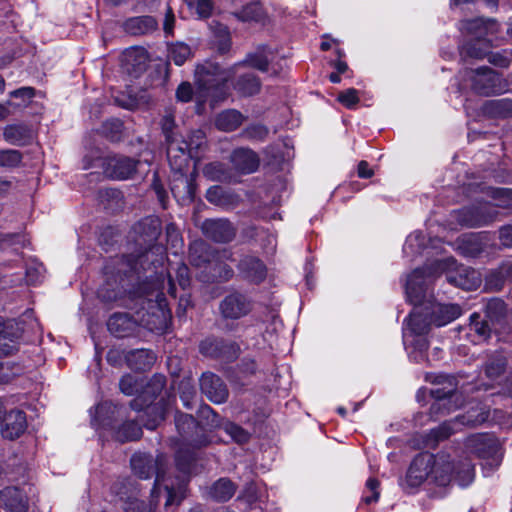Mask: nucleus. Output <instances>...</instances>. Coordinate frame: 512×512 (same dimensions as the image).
<instances>
[{
	"instance_id": "obj_1",
	"label": "nucleus",
	"mask_w": 512,
	"mask_h": 512,
	"mask_svg": "<svg viewBox=\"0 0 512 512\" xmlns=\"http://www.w3.org/2000/svg\"><path fill=\"white\" fill-rule=\"evenodd\" d=\"M274 60V54L267 46H259L254 52L248 53L246 58L229 68H223L213 61H205L196 67V83L203 98H211L218 102L225 98V85L236 74V68L248 65L261 72H268Z\"/></svg>"
},
{
	"instance_id": "obj_2",
	"label": "nucleus",
	"mask_w": 512,
	"mask_h": 512,
	"mask_svg": "<svg viewBox=\"0 0 512 512\" xmlns=\"http://www.w3.org/2000/svg\"><path fill=\"white\" fill-rule=\"evenodd\" d=\"M166 458L158 455L155 459L148 454L137 453L131 458V467L133 472L141 479H149L156 476L155 484L151 491V505L157 506L158 497L163 489L166 497L165 507L179 505L186 497V483L184 480H178L174 484L172 478H167L165 474Z\"/></svg>"
},
{
	"instance_id": "obj_3",
	"label": "nucleus",
	"mask_w": 512,
	"mask_h": 512,
	"mask_svg": "<svg viewBox=\"0 0 512 512\" xmlns=\"http://www.w3.org/2000/svg\"><path fill=\"white\" fill-rule=\"evenodd\" d=\"M431 470V482L439 486H446L453 480L460 486H467L474 479V465L468 458L456 460L445 453L434 456Z\"/></svg>"
},
{
	"instance_id": "obj_4",
	"label": "nucleus",
	"mask_w": 512,
	"mask_h": 512,
	"mask_svg": "<svg viewBox=\"0 0 512 512\" xmlns=\"http://www.w3.org/2000/svg\"><path fill=\"white\" fill-rule=\"evenodd\" d=\"M84 168L88 169L92 166H100L106 177L114 180H125L131 178L136 172L138 161L122 155L108 156L99 158L95 164L88 163L84 160Z\"/></svg>"
},
{
	"instance_id": "obj_5",
	"label": "nucleus",
	"mask_w": 512,
	"mask_h": 512,
	"mask_svg": "<svg viewBox=\"0 0 512 512\" xmlns=\"http://www.w3.org/2000/svg\"><path fill=\"white\" fill-rule=\"evenodd\" d=\"M143 251L136 255L127 256V264L130 271L140 273L151 268H158L164 264L166 259V249L161 244L145 245Z\"/></svg>"
},
{
	"instance_id": "obj_6",
	"label": "nucleus",
	"mask_w": 512,
	"mask_h": 512,
	"mask_svg": "<svg viewBox=\"0 0 512 512\" xmlns=\"http://www.w3.org/2000/svg\"><path fill=\"white\" fill-rule=\"evenodd\" d=\"M436 384H442L443 387H435L431 389V396L435 401L430 406V415L437 419L440 414H444L442 410L446 409L452 398L458 399L456 389L457 381L453 376L438 375L435 379Z\"/></svg>"
},
{
	"instance_id": "obj_7",
	"label": "nucleus",
	"mask_w": 512,
	"mask_h": 512,
	"mask_svg": "<svg viewBox=\"0 0 512 512\" xmlns=\"http://www.w3.org/2000/svg\"><path fill=\"white\" fill-rule=\"evenodd\" d=\"M497 215L495 206L484 204L464 207L456 212L455 218L460 225L475 228L488 225L497 218Z\"/></svg>"
},
{
	"instance_id": "obj_8",
	"label": "nucleus",
	"mask_w": 512,
	"mask_h": 512,
	"mask_svg": "<svg viewBox=\"0 0 512 512\" xmlns=\"http://www.w3.org/2000/svg\"><path fill=\"white\" fill-rule=\"evenodd\" d=\"M406 295L414 307L424 306L428 301H432L426 268H417L409 275L406 283Z\"/></svg>"
},
{
	"instance_id": "obj_9",
	"label": "nucleus",
	"mask_w": 512,
	"mask_h": 512,
	"mask_svg": "<svg viewBox=\"0 0 512 512\" xmlns=\"http://www.w3.org/2000/svg\"><path fill=\"white\" fill-rule=\"evenodd\" d=\"M199 351L206 357L228 363L237 359L240 348L233 341L209 337L201 341Z\"/></svg>"
},
{
	"instance_id": "obj_10",
	"label": "nucleus",
	"mask_w": 512,
	"mask_h": 512,
	"mask_svg": "<svg viewBox=\"0 0 512 512\" xmlns=\"http://www.w3.org/2000/svg\"><path fill=\"white\" fill-rule=\"evenodd\" d=\"M466 451L482 459L497 460L499 443L490 434H473L464 442Z\"/></svg>"
},
{
	"instance_id": "obj_11",
	"label": "nucleus",
	"mask_w": 512,
	"mask_h": 512,
	"mask_svg": "<svg viewBox=\"0 0 512 512\" xmlns=\"http://www.w3.org/2000/svg\"><path fill=\"white\" fill-rule=\"evenodd\" d=\"M434 463V455L420 453L412 461L405 479V484L410 488L419 487L424 481H431V469Z\"/></svg>"
},
{
	"instance_id": "obj_12",
	"label": "nucleus",
	"mask_w": 512,
	"mask_h": 512,
	"mask_svg": "<svg viewBox=\"0 0 512 512\" xmlns=\"http://www.w3.org/2000/svg\"><path fill=\"white\" fill-rule=\"evenodd\" d=\"M472 89L481 95H490L501 91L500 76L489 67H481L470 71Z\"/></svg>"
},
{
	"instance_id": "obj_13",
	"label": "nucleus",
	"mask_w": 512,
	"mask_h": 512,
	"mask_svg": "<svg viewBox=\"0 0 512 512\" xmlns=\"http://www.w3.org/2000/svg\"><path fill=\"white\" fill-rule=\"evenodd\" d=\"M219 310L225 319L236 320L250 313L252 302L245 294L232 292L220 302Z\"/></svg>"
},
{
	"instance_id": "obj_14",
	"label": "nucleus",
	"mask_w": 512,
	"mask_h": 512,
	"mask_svg": "<svg viewBox=\"0 0 512 512\" xmlns=\"http://www.w3.org/2000/svg\"><path fill=\"white\" fill-rule=\"evenodd\" d=\"M201 231L206 238L216 243L231 242L236 236V228L224 218L206 219L201 224Z\"/></svg>"
},
{
	"instance_id": "obj_15",
	"label": "nucleus",
	"mask_w": 512,
	"mask_h": 512,
	"mask_svg": "<svg viewBox=\"0 0 512 512\" xmlns=\"http://www.w3.org/2000/svg\"><path fill=\"white\" fill-rule=\"evenodd\" d=\"M201 392L213 403L226 402L229 391L225 382L212 372H205L200 378Z\"/></svg>"
},
{
	"instance_id": "obj_16",
	"label": "nucleus",
	"mask_w": 512,
	"mask_h": 512,
	"mask_svg": "<svg viewBox=\"0 0 512 512\" xmlns=\"http://www.w3.org/2000/svg\"><path fill=\"white\" fill-rule=\"evenodd\" d=\"M162 231L161 221L156 216L146 217L133 226L134 240L139 246L157 244Z\"/></svg>"
},
{
	"instance_id": "obj_17",
	"label": "nucleus",
	"mask_w": 512,
	"mask_h": 512,
	"mask_svg": "<svg viewBox=\"0 0 512 512\" xmlns=\"http://www.w3.org/2000/svg\"><path fill=\"white\" fill-rule=\"evenodd\" d=\"M237 268L243 279L255 284L263 282L267 276L265 263L254 255H243Z\"/></svg>"
},
{
	"instance_id": "obj_18",
	"label": "nucleus",
	"mask_w": 512,
	"mask_h": 512,
	"mask_svg": "<svg viewBox=\"0 0 512 512\" xmlns=\"http://www.w3.org/2000/svg\"><path fill=\"white\" fill-rule=\"evenodd\" d=\"M0 505L9 512H27L28 496L23 488L9 486L0 491Z\"/></svg>"
},
{
	"instance_id": "obj_19",
	"label": "nucleus",
	"mask_w": 512,
	"mask_h": 512,
	"mask_svg": "<svg viewBox=\"0 0 512 512\" xmlns=\"http://www.w3.org/2000/svg\"><path fill=\"white\" fill-rule=\"evenodd\" d=\"M1 435L8 440L19 438L27 428L26 415L22 410L14 409L2 418Z\"/></svg>"
},
{
	"instance_id": "obj_20",
	"label": "nucleus",
	"mask_w": 512,
	"mask_h": 512,
	"mask_svg": "<svg viewBox=\"0 0 512 512\" xmlns=\"http://www.w3.org/2000/svg\"><path fill=\"white\" fill-rule=\"evenodd\" d=\"M167 157L174 169L181 170L184 162L187 161L186 155H192L193 142H188L175 135L166 140Z\"/></svg>"
},
{
	"instance_id": "obj_21",
	"label": "nucleus",
	"mask_w": 512,
	"mask_h": 512,
	"mask_svg": "<svg viewBox=\"0 0 512 512\" xmlns=\"http://www.w3.org/2000/svg\"><path fill=\"white\" fill-rule=\"evenodd\" d=\"M109 332L117 338L134 335L138 329V322L128 313H114L107 321Z\"/></svg>"
},
{
	"instance_id": "obj_22",
	"label": "nucleus",
	"mask_w": 512,
	"mask_h": 512,
	"mask_svg": "<svg viewBox=\"0 0 512 512\" xmlns=\"http://www.w3.org/2000/svg\"><path fill=\"white\" fill-rule=\"evenodd\" d=\"M446 279L449 283L468 291L477 289L482 282L478 271L465 266L459 267L455 272L448 273Z\"/></svg>"
},
{
	"instance_id": "obj_23",
	"label": "nucleus",
	"mask_w": 512,
	"mask_h": 512,
	"mask_svg": "<svg viewBox=\"0 0 512 512\" xmlns=\"http://www.w3.org/2000/svg\"><path fill=\"white\" fill-rule=\"evenodd\" d=\"M428 309L432 317L433 325L444 326L458 318L462 309L458 304H441L435 301H428Z\"/></svg>"
},
{
	"instance_id": "obj_24",
	"label": "nucleus",
	"mask_w": 512,
	"mask_h": 512,
	"mask_svg": "<svg viewBox=\"0 0 512 512\" xmlns=\"http://www.w3.org/2000/svg\"><path fill=\"white\" fill-rule=\"evenodd\" d=\"M206 199L209 203L223 209H232L241 201V197L237 193L218 185L212 186L207 190Z\"/></svg>"
},
{
	"instance_id": "obj_25",
	"label": "nucleus",
	"mask_w": 512,
	"mask_h": 512,
	"mask_svg": "<svg viewBox=\"0 0 512 512\" xmlns=\"http://www.w3.org/2000/svg\"><path fill=\"white\" fill-rule=\"evenodd\" d=\"M230 161L236 170L244 174L253 173L259 166L257 154L249 148L235 149L230 155Z\"/></svg>"
},
{
	"instance_id": "obj_26",
	"label": "nucleus",
	"mask_w": 512,
	"mask_h": 512,
	"mask_svg": "<svg viewBox=\"0 0 512 512\" xmlns=\"http://www.w3.org/2000/svg\"><path fill=\"white\" fill-rule=\"evenodd\" d=\"M124 31L133 36L150 34L158 29V21L150 15L128 18L122 25Z\"/></svg>"
},
{
	"instance_id": "obj_27",
	"label": "nucleus",
	"mask_w": 512,
	"mask_h": 512,
	"mask_svg": "<svg viewBox=\"0 0 512 512\" xmlns=\"http://www.w3.org/2000/svg\"><path fill=\"white\" fill-rule=\"evenodd\" d=\"M175 461L178 471L181 472L184 477H176L175 479H172L174 484L177 485L178 480H184L187 484V477L198 472L196 452L189 449L180 448L176 453Z\"/></svg>"
},
{
	"instance_id": "obj_28",
	"label": "nucleus",
	"mask_w": 512,
	"mask_h": 512,
	"mask_svg": "<svg viewBox=\"0 0 512 512\" xmlns=\"http://www.w3.org/2000/svg\"><path fill=\"white\" fill-rule=\"evenodd\" d=\"M428 309V303L424 306L414 307L409 314L408 325L410 330L416 335L428 333L430 326L433 325L432 317Z\"/></svg>"
},
{
	"instance_id": "obj_29",
	"label": "nucleus",
	"mask_w": 512,
	"mask_h": 512,
	"mask_svg": "<svg viewBox=\"0 0 512 512\" xmlns=\"http://www.w3.org/2000/svg\"><path fill=\"white\" fill-rule=\"evenodd\" d=\"M458 427L454 424V420L445 421L438 427L431 429L423 436V444L425 448L435 449L438 444L448 439L452 434L458 431Z\"/></svg>"
},
{
	"instance_id": "obj_30",
	"label": "nucleus",
	"mask_w": 512,
	"mask_h": 512,
	"mask_svg": "<svg viewBox=\"0 0 512 512\" xmlns=\"http://www.w3.org/2000/svg\"><path fill=\"white\" fill-rule=\"evenodd\" d=\"M463 29L473 39L486 38L488 34L496 33L498 25L493 19L476 18L463 22Z\"/></svg>"
},
{
	"instance_id": "obj_31",
	"label": "nucleus",
	"mask_w": 512,
	"mask_h": 512,
	"mask_svg": "<svg viewBox=\"0 0 512 512\" xmlns=\"http://www.w3.org/2000/svg\"><path fill=\"white\" fill-rule=\"evenodd\" d=\"M506 368L507 358L503 353L498 351L488 354L482 365V371L485 377L490 380L498 379L506 371Z\"/></svg>"
},
{
	"instance_id": "obj_32",
	"label": "nucleus",
	"mask_w": 512,
	"mask_h": 512,
	"mask_svg": "<svg viewBox=\"0 0 512 512\" xmlns=\"http://www.w3.org/2000/svg\"><path fill=\"white\" fill-rule=\"evenodd\" d=\"M238 20L242 22H255L264 24L267 19V13L260 1H252L243 6L240 10L232 13Z\"/></svg>"
},
{
	"instance_id": "obj_33",
	"label": "nucleus",
	"mask_w": 512,
	"mask_h": 512,
	"mask_svg": "<svg viewBox=\"0 0 512 512\" xmlns=\"http://www.w3.org/2000/svg\"><path fill=\"white\" fill-rule=\"evenodd\" d=\"M507 280L512 281V260L505 261L497 269L490 271L486 275L485 283L489 289L500 290Z\"/></svg>"
},
{
	"instance_id": "obj_34",
	"label": "nucleus",
	"mask_w": 512,
	"mask_h": 512,
	"mask_svg": "<svg viewBox=\"0 0 512 512\" xmlns=\"http://www.w3.org/2000/svg\"><path fill=\"white\" fill-rule=\"evenodd\" d=\"M156 360L155 354L148 349H136L126 355V362L131 369L145 371L150 369Z\"/></svg>"
},
{
	"instance_id": "obj_35",
	"label": "nucleus",
	"mask_w": 512,
	"mask_h": 512,
	"mask_svg": "<svg viewBox=\"0 0 512 512\" xmlns=\"http://www.w3.org/2000/svg\"><path fill=\"white\" fill-rule=\"evenodd\" d=\"M491 46V41L487 38L471 39L462 46L460 55L463 59H483L489 54Z\"/></svg>"
},
{
	"instance_id": "obj_36",
	"label": "nucleus",
	"mask_w": 512,
	"mask_h": 512,
	"mask_svg": "<svg viewBox=\"0 0 512 512\" xmlns=\"http://www.w3.org/2000/svg\"><path fill=\"white\" fill-rule=\"evenodd\" d=\"M245 116L235 109H228L219 113L215 118V126L218 130L232 132L245 121Z\"/></svg>"
},
{
	"instance_id": "obj_37",
	"label": "nucleus",
	"mask_w": 512,
	"mask_h": 512,
	"mask_svg": "<svg viewBox=\"0 0 512 512\" xmlns=\"http://www.w3.org/2000/svg\"><path fill=\"white\" fill-rule=\"evenodd\" d=\"M458 250L466 257H477L484 250V243L480 234L470 233L459 237Z\"/></svg>"
},
{
	"instance_id": "obj_38",
	"label": "nucleus",
	"mask_w": 512,
	"mask_h": 512,
	"mask_svg": "<svg viewBox=\"0 0 512 512\" xmlns=\"http://www.w3.org/2000/svg\"><path fill=\"white\" fill-rule=\"evenodd\" d=\"M261 86L260 78L254 73L242 74L234 83L235 91L243 97H250L258 94L261 90Z\"/></svg>"
},
{
	"instance_id": "obj_39",
	"label": "nucleus",
	"mask_w": 512,
	"mask_h": 512,
	"mask_svg": "<svg viewBox=\"0 0 512 512\" xmlns=\"http://www.w3.org/2000/svg\"><path fill=\"white\" fill-rule=\"evenodd\" d=\"M212 258V248L203 240H195L189 246L188 259L191 265L202 267Z\"/></svg>"
},
{
	"instance_id": "obj_40",
	"label": "nucleus",
	"mask_w": 512,
	"mask_h": 512,
	"mask_svg": "<svg viewBox=\"0 0 512 512\" xmlns=\"http://www.w3.org/2000/svg\"><path fill=\"white\" fill-rule=\"evenodd\" d=\"M11 330L12 326L4 324L0 318V354L12 355L18 351L17 339L20 334Z\"/></svg>"
},
{
	"instance_id": "obj_41",
	"label": "nucleus",
	"mask_w": 512,
	"mask_h": 512,
	"mask_svg": "<svg viewBox=\"0 0 512 512\" xmlns=\"http://www.w3.org/2000/svg\"><path fill=\"white\" fill-rule=\"evenodd\" d=\"M4 139L12 145H24L31 139V130L25 124H11L4 128Z\"/></svg>"
},
{
	"instance_id": "obj_42",
	"label": "nucleus",
	"mask_w": 512,
	"mask_h": 512,
	"mask_svg": "<svg viewBox=\"0 0 512 512\" xmlns=\"http://www.w3.org/2000/svg\"><path fill=\"white\" fill-rule=\"evenodd\" d=\"M485 318L492 326L501 324L507 315L505 302L500 298H492L485 305Z\"/></svg>"
},
{
	"instance_id": "obj_43",
	"label": "nucleus",
	"mask_w": 512,
	"mask_h": 512,
	"mask_svg": "<svg viewBox=\"0 0 512 512\" xmlns=\"http://www.w3.org/2000/svg\"><path fill=\"white\" fill-rule=\"evenodd\" d=\"M483 111L491 117H511L512 99L501 98L486 101L483 105Z\"/></svg>"
},
{
	"instance_id": "obj_44",
	"label": "nucleus",
	"mask_w": 512,
	"mask_h": 512,
	"mask_svg": "<svg viewBox=\"0 0 512 512\" xmlns=\"http://www.w3.org/2000/svg\"><path fill=\"white\" fill-rule=\"evenodd\" d=\"M124 293L123 285L118 283L116 279L107 276L105 283L98 290V297L103 302L111 303L118 301Z\"/></svg>"
},
{
	"instance_id": "obj_45",
	"label": "nucleus",
	"mask_w": 512,
	"mask_h": 512,
	"mask_svg": "<svg viewBox=\"0 0 512 512\" xmlns=\"http://www.w3.org/2000/svg\"><path fill=\"white\" fill-rule=\"evenodd\" d=\"M488 412L483 408H472L463 415L456 416L454 424L457 425L458 429L462 426L475 427L484 423L488 419Z\"/></svg>"
},
{
	"instance_id": "obj_46",
	"label": "nucleus",
	"mask_w": 512,
	"mask_h": 512,
	"mask_svg": "<svg viewBox=\"0 0 512 512\" xmlns=\"http://www.w3.org/2000/svg\"><path fill=\"white\" fill-rule=\"evenodd\" d=\"M235 490V485L231 480L227 478H221L211 486L209 495L216 501L224 502L229 500L234 495Z\"/></svg>"
},
{
	"instance_id": "obj_47",
	"label": "nucleus",
	"mask_w": 512,
	"mask_h": 512,
	"mask_svg": "<svg viewBox=\"0 0 512 512\" xmlns=\"http://www.w3.org/2000/svg\"><path fill=\"white\" fill-rule=\"evenodd\" d=\"M142 434V427L136 421H126L115 431V439L125 443L140 439Z\"/></svg>"
},
{
	"instance_id": "obj_48",
	"label": "nucleus",
	"mask_w": 512,
	"mask_h": 512,
	"mask_svg": "<svg viewBox=\"0 0 512 512\" xmlns=\"http://www.w3.org/2000/svg\"><path fill=\"white\" fill-rule=\"evenodd\" d=\"M144 413L149 417V419L144 423V426L147 429L153 430L165 419L166 405L161 400L157 403L148 405Z\"/></svg>"
},
{
	"instance_id": "obj_49",
	"label": "nucleus",
	"mask_w": 512,
	"mask_h": 512,
	"mask_svg": "<svg viewBox=\"0 0 512 512\" xmlns=\"http://www.w3.org/2000/svg\"><path fill=\"white\" fill-rule=\"evenodd\" d=\"M175 426L179 434L188 440L194 430L198 428V423L192 415L177 411L175 414Z\"/></svg>"
},
{
	"instance_id": "obj_50",
	"label": "nucleus",
	"mask_w": 512,
	"mask_h": 512,
	"mask_svg": "<svg viewBox=\"0 0 512 512\" xmlns=\"http://www.w3.org/2000/svg\"><path fill=\"white\" fill-rule=\"evenodd\" d=\"M116 410L117 406L111 401L102 402L96 407L94 421L102 427H111L112 415Z\"/></svg>"
},
{
	"instance_id": "obj_51",
	"label": "nucleus",
	"mask_w": 512,
	"mask_h": 512,
	"mask_svg": "<svg viewBox=\"0 0 512 512\" xmlns=\"http://www.w3.org/2000/svg\"><path fill=\"white\" fill-rule=\"evenodd\" d=\"M166 304L162 303V300L158 301L153 308L156 309V312H153V317H156L155 321L149 322L147 321L148 328L152 331H162L167 327L168 319L170 318V313L165 309Z\"/></svg>"
},
{
	"instance_id": "obj_52",
	"label": "nucleus",
	"mask_w": 512,
	"mask_h": 512,
	"mask_svg": "<svg viewBox=\"0 0 512 512\" xmlns=\"http://www.w3.org/2000/svg\"><path fill=\"white\" fill-rule=\"evenodd\" d=\"M192 55L191 48L184 43H176L169 48L168 57L177 66L183 65Z\"/></svg>"
},
{
	"instance_id": "obj_53",
	"label": "nucleus",
	"mask_w": 512,
	"mask_h": 512,
	"mask_svg": "<svg viewBox=\"0 0 512 512\" xmlns=\"http://www.w3.org/2000/svg\"><path fill=\"white\" fill-rule=\"evenodd\" d=\"M491 326V323L487 319H481V316L477 313H473L470 316V330L474 331L484 340L490 337Z\"/></svg>"
},
{
	"instance_id": "obj_54",
	"label": "nucleus",
	"mask_w": 512,
	"mask_h": 512,
	"mask_svg": "<svg viewBox=\"0 0 512 512\" xmlns=\"http://www.w3.org/2000/svg\"><path fill=\"white\" fill-rule=\"evenodd\" d=\"M126 61L135 67L136 72H142L146 69L148 57L143 49H133L125 54Z\"/></svg>"
},
{
	"instance_id": "obj_55",
	"label": "nucleus",
	"mask_w": 512,
	"mask_h": 512,
	"mask_svg": "<svg viewBox=\"0 0 512 512\" xmlns=\"http://www.w3.org/2000/svg\"><path fill=\"white\" fill-rule=\"evenodd\" d=\"M269 134L268 128L263 124H252L242 131V136L251 141H264Z\"/></svg>"
},
{
	"instance_id": "obj_56",
	"label": "nucleus",
	"mask_w": 512,
	"mask_h": 512,
	"mask_svg": "<svg viewBox=\"0 0 512 512\" xmlns=\"http://www.w3.org/2000/svg\"><path fill=\"white\" fill-rule=\"evenodd\" d=\"M22 161V154L18 150H0V167L14 168Z\"/></svg>"
},
{
	"instance_id": "obj_57",
	"label": "nucleus",
	"mask_w": 512,
	"mask_h": 512,
	"mask_svg": "<svg viewBox=\"0 0 512 512\" xmlns=\"http://www.w3.org/2000/svg\"><path fill=\"white\" fill-rule=\"evenodd\" d=\"M223 429L237 443H246L250 438V434L245 429L233 422H225Z\"/></svg>"
},
{
	"instance_id": "obj_58",
	"label": "nucleus",
	"mask_w": 512,
	"mask_h": 512,
	"mask_svg": "<svg viewBox=\"0 0 512 512\" xmlns=\"http://www.w3.org/2000/svg\"><path fill=\"white\" fill-rule=\"evenodd\" d=\"M123 123L119 119L107 120L102 125L103 134L111 141H118L121 137Z\"/></svg>"
},
{
	"instance_id": "obj_59",
	"label": "nucleus",
	"mask_w": 512,
	"mask_h": 512,
	"mask_svg": "<svg viewBox=\"0 0 512 512\" xmlns=\"http://www.w3.org/2000/svg\"><path fill=\"white\" fill-rule=\"evenodd\" d=\"M165 385H166L165 376L161 375V374H156L148 382L144 393H145V395H148L152 398H156L162 392Z\"/></svg>"
},
{
	"instance_id": "obj_60",
	"label": "nucleus",
	"mask_w": 512,
	"mask_h": 512,
	"mask_svg": "<svg viewBox=\"0 0 512 512\" xmlns=\"http://www.w3.org/2000/svg\"><path fill=\"white\" fill-rule=\"evenodd\" d=\"M119 389L123 394L132 396L138 392L139 385L137 380L132 375L126 374L120 379Z\"/></svg>"
},
{
	"instance_id": "obj_61",
	"label": "nucleus",
	"mask_w": 512,
	"mask_h": 512,
	"mask_svg": "<svg viewBox=\"0 0 512 512\" xmlns=\"http://www.w3.org/2000/svg\"><path fill=\"white\" fill-rule=\"evenodd\" d=\"M167 242L174 248L181 247L183 244L182 236L176 224L169 223L165 227Z\"/></svg>"
},
{
	"instance_id": "obj_62",
	"label": "nucleus",
	"mask_w": 512,
	"mask_h": 512,
	"mask_svg": "<svg viewBox=\"0 0 512 512\" xmlns=\"http://www.w3.org/2000/svg\"><path fill=\"white\" fill-rule=\"evenodd\" d=\"M338 101L347 108H353L359 102L358 91L349 88L338 95Z\"/></svg>"
},
{
	"instance_id": "obj_63",
	"label": "nucleus",
	"mask_w": 512,
	"mask_h": 512,
	"mask_svg": "<svg viewBox=\"0 0 512 512\" xmlns=\"http://www.w3.org/2000/svg\"><path fill=\"white\" fill-rule=\"evenodd\" d=\"M195 396L196 393L192 386H190L188 383L181 384L180 399L182 400L184 407H186L187 409H192Z\"/></svg>"
},
{
	"instance_id": "obj_64",
	"label": "nucleus",
	"mask_w": 512,
	"mask_h": 512,
	"mask_svg": "<svg viewBox=\"0 0 512 512\" xmlns=\"http://www.w3.org/2000/svg\"><path fill=\"white\" fill-rule=\"evenodd\" d=\"M380 482L376 478H369L366 482V487L371 491L370 496H365L363 502L367 505L378 501L380 492L378 490Z\"/></svg>"
}]
</instances>
